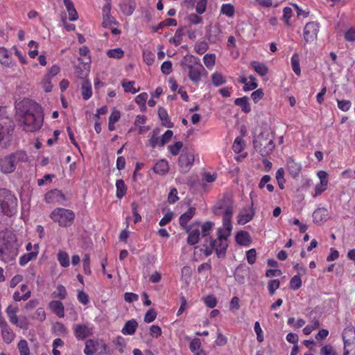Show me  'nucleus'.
I'll list each match as a JSON object with an SVG mask.
<instances>
[{
    "instance_id": "nucleus-1",
    "label": "nucleus",
    "mask_w": 355,
    "mask_h": 355,
    "mask_svg": "<svg viewBox=\"0 0 355 355\" xmlns=\"http://www.w3.org/2000/svg\"><path fill=\"white\" fill-rule=\"evenodd\" d=\"M18 110L24 130L33 132L42 128L44 119L41 107L37 103L30 100L23 101L21 107Z\"/></svg>"
},
{
    "instance_id": "nucleus-2",
    "label": "nucleus",
    "mask_w": 355,
    "mask_h": 355,
    "mask_svg": "<svg viewBox=\"0 0 355 355\" xmlns=\"http://www.w3.org/2000/svg\"><path fill=\"white\" fill-rule=\"evenodd\" d=\"M181 66L182 69L187 71L189 80L196 85L201 80L203 76L207 75V71L201 64L200 58L194 55L184 56Z\"/></svg>"
},
{
    "instance_id": "nucleus-3",
    "label": "nucleus",
    "mask_w": 355,
    "mask_h": 355,
    "mask_svg": "<svg viewBox=\"0 0 355 355\" xmlns=\"http://www.w3.org/2000/svg\"><path fill=\"white\" fill-rule=\"evenodd\" d=\"M26 151L19 150L0 158V171L3 174L13 173L17 166L28 161Z\"/></svg>"
},
{
    "instance_id": "nucleus-4",
    "label": "nucleus",
    "mask_w": 355,
    "mask_h": 355,
    "mask_svg": "<svg viewBox=\"0 0 355 355\" xmlns=\"http://www.w3.org/2000/svg\"><path fill=\"white\" fill-rule=\"evenodd\" d=\"M17 199L6 189H0V211L7 216H12L17 212Z\"/></svg>"
},
{
    "instance_id": "nucleus-5",
    "label": "nucleus",
    "mask_w": 355,
    "mask_h": 355,
    "mask_svg": "<svg viewBox=\"0 0 355 355\" xmlns=\"http://www.w3.org/2000/svg\"><path fill=\"white\" fill-rule=\"evenodd\" d=\"M49 216L53 222L64 227H70L75 219V214L72 210L62 207L55 208Z\"/></svg>"
},
{
    "instance_id": "nucleus-6",
    "label": "nucleus",
    "mask_w": 355,
    "mask_h": 355,
    "mask_svg": "<svg viewBox=\"0 0 355 355\" xmlns=\"http://www.w3.org/2000/svg\"><path fill=\"white\" fill-rule=\"evenodd\" d=\"M14 123L10 118L0 115V146L7 148L11 141Z\"/></svg>"
},
{
    "instance_id": "nucleus-7",
    "label": "nucleus",
    "mask_w": 355,
    "mask_h": 355,
    "mask_svg": "<svg viewBox=\"0 0 355 355\" xmlns=\"http://www.w3.org/2000/svg\"><path fill=\"white\" fill-rule=\"evenodd\" d=\"M84 353L86 355H109L110 349L103 339H89L85 342Z\"/></svg>"
},
{
    "instance_id": "nucleus-8",
    "label": "nucleus",
    "mask_w": 355,
    "mask_h": 355,
    "mask_svg": "<svg viewBox=\"0 0 355 355\" xmlns=\"http://www.w3.org/2000/svg\"><path fill=\"white\" fill-rule=\"evenodd\" d=\"M253 145L255 150L263 157H267L270 155L275 148L273 140L265 138L263 135H260L254 139L253 141Z\"/></svg>"
},
{
    "instance_id": "nucleus-9",
    "label": "nucleus",
    "mask_w": 355,
    "mask_h": 355,
    "mask_svg": "<svg viewBox=\"0 0 355 355\" xmlns=\"http://www.w3.org/2000/svg\"><path fill=\"white\" fill-rule=\"evenodd\" d=\"M233 200L226 196L218 200L213 207V213L216 215L228 216L233 214Z\"/></svg>"
},
{
    "instance_id": "nucleus-10",
    "label": "nucleus",
    "mask_w": 355,
    "mask_h": 355,
    "mask_svg": "<svg viewBox=\"0 0 355 355\" xmlns=\"http://www.w3.org/2000/svg\"><path fill=\"white\" fill-rule=\"evenodd\" d=\"M320 24L317 21L308 22L303 30V38L306 43H313L318 39Z\"/></svg>"
},
{
    "instance_id": "nucleus-11",
    "label": "nucleus",
    "mask_w": 355,
    "mask_h": 355,
    "mask_svg": "<svg viewBox=\"0 0 355 355\" xmlns=\"http://www.w3.org/2000/svg\"><path fill=\"white\" fill-rule=\"evenodd\" d=\"M194 155L189 151H182L178 159L180 172L187 173L192 168L194 163Z\"/></svg>"
},
{
    "instance_id": "nucleus-12",
    "label": "nucleus",
    "mask_w": 355,
    "mask_h": 355,
    "mask_svg": "<svg viewBox=\"0 0 355 355\" xmlns=\"http://www.w3.org/2000/svg\"><path fill=\"white\" fill-rule=\"evenodd\" d=\"M228 237L223 236L222 233L217 234V239H211L210 242H214V251L218 258L224 257L228 247Z\"/></svg>"
},
{
    "instance_id": "nucleus-13",
    "label": "nucleus",
    "mask_w": 355,
    "mask_h": 355,
    "mask_svg": "<svg viewBox=\"0 0 355 355\" xmlns=\"http://www.w3.org/2000/svg\"><path fill=\"white\" fill-rule=\"evenodd\" d=\"M44 200L48 204L64 205L67 198L62 191L55 189L48 191L45 194Z\"/></svg>"
},
{
    "instance_id": "nucleus-14",
    "label": "nucleus",
    "mask_w": 355,
    "mask_h": 355,
    "mask_svg": "<svg viewBox=\"0 0 355 355\" xmlns=\"http://www.w3.org/2000/svg\"><path fill=\"white\" fill-rule=\"evenodd\" d=\"M74 336L78 340H84L93 335V329L85 324H76L73 327Z\"/></svg>"
},
{
    "instance_id": "nucleus-15",
    "label": "nucleus",
    "mask_w": 355,
    "mask_h": 355,
    "mask_svg": "<svg viewBox=\"0 0 355 355\" xmlns=\"http://www.w3.org/2000/svg\"><path fill=\"white\" fill-rule=\"evenodd\" d=\"M254 214L255 209L252 201L250 207H245L241 210L237 217V222L239 225H245L252 220Z\"/></svg>"
},
{
    "instance_id": "nucleus-16",
    "label": "nucleus",
    "mask_w": 355,
    "mask_h": 355,
    "mask_svg": "<svg viewBox=\"0 0 355 355\" xmlns=\"http://www.w3.org/2000/svg\"><path fill=\"white\" fill-rule=\"evenodd\" d=\"M39 254V244H35L33 245V250L24 254L19 257V264L21 266H24L28 262L34 261L37 259Z\"/></svg>"
},
{
    "instance_id": "nucleus-17",
    "label": "nucleus",
    "mask_w": 355,
    "mask_h": 355,
    "mask_svg": "<svg viewBox=\"0 0 355 355\" xmlns=\"http://www.w3.org/2000/svg\"><path fill=\"white\" fill-rule=\"evenodd\" d=\"M31 296V291L28 288V285L21 284L20 286V291H16L12 295V298L15 302H20L21 300L26 301Z\"/></svg>"
},
{
    "instance_id": "nucleus-18",
    "label": "nucleus",
    "mask_w": 355,
    "mask_h": 355,
    "mask_svg": "<svg viewBox=\"0 0 355 355\" xmlns=\"http://www.w3.org/2000/svg\"><path fill=\"white\" fill-rule=\"evenodd\" d=\"M329 218V211L324 207L318 208L313 213V222L318 225H321L326 222Z\"/></svg>"
},
{
    "instance_id": "nucleus-19",
    "label": "nucleus",
    "mask_w": 355,
    "mask_h": 355,
    "mask_svg": "<svg viewBox=\"0 0 355 355\" xmlns=\"http://www.w3.org/2000/svg\"><path fill=\"white\" fill-rule=\"evenodd\" d=\"M286 168L291 176L296 178L301 172L302 165L300 162H296L293 157H288L286 160Z\"/></svg>"
},
{
    "instance_id": "nucleus-20",
    "label": "nucleus",
    "mask_w": 355,
    "mask_h": 355,
    "mask_svg": "<svg viewBox=\"0 0 355 355\" xmlns=\"http://www.w3.org/2000/svg\"><path fill=\"white\" fill-rule=\"evenodd\" d=\"M232 215L223 216V227H219L217 234L222 233L223 236L229 237L232 230Z\"/></svg>"
},
{
    "instance_id": "nucleus-21",
    "label": "nucleus",
    "mask_w": 355,
    "mask_h": 355,
    "mask_svg": "<svg viewBox=\"0 0 355 355\" xmlns=\"http://www.w3.org/2000/svg\"><path fill=\"white\" fill-rule=\"evenodd\" d=\"M153 170L157 175H165L169 171L168 162L164 159H161L155 164Z\"/></svg>"
},
{
    "instance_id": "nucleus-22",
    "label": "nucleus",
    "mask_w": 355,
    "mask_h": 355,
    "mask_svg": "<svg viewBox=\"0 0 355 355\" xmlns=\"http://www.w3.org/2000/svg\"><path fill=\"white\" fill-rule=\"evenodd\" d=\"M121 12L126 16H130L136 8L135 0H123L119 4Z\"/></svg>"
},
{
    "instance_id": "nucleus-23",
    "label": "nucleus",
    "mask_w": 355,
    "mask_h": 355,
    "mask_svg": "<svg viewBox=\"0 0 355 355\" xmlns=\"http://www.w3.org/2000/svg\"><path fill=\"white\" fill-rule=\"evenodd\" d=\"M196 214V208L194 207H189V209L182 214L179 218V223L180 226L184 227V229H187V231L189 232V230L187 228V224L189 221Z\"/></svg>"
},
{
    "instance_id": "nucleus-24",
    "label": "nucleus",
    "mask_w": 355,
    "mask_h": 355,
    "mask_svg": "<svg viewBox=\"0 0 355 355\" xmlns=\"http://www.w3.org/2000/svg\"><path fill=\"white\" fill-rule=\"evenodd\" d=\"M49 307L59 318L64 317V308L62 302L53 300L49 304Z\"/></svg>"
},
{
    "instance_id": "nucleus-25",
    "label": "nucleus",
    "mask_w": 355,
    "mask_h": 355,
    "mask_svg": "<svg viewBox=\"0 0 355 355\" xmlns=\"http://www.w3.org/2000/svg\"><path fill=\"white\" fill-rule=\"evenodd\" d=\"M138 327V322L136 320L132 319L128 320L123 327L121 329V333L123 335L132 336L136 332V330Z\"/></svg>"
},
{
    "instance_id": "nucleus-26",
    "label": "nucleus",
    "mask_w": 355,
    "mask_h": 355,
    "mask_svg": "<svg viewBox=\"0 0 355 355\" xmlns=\"http://www.w3.org/2000/svg\"><path fill=\"white\" fill-rule=\"evenodd\" d=\"M10 53L9 52L8 49H7L5 47L1 46L0 47V63L1 65L6 67H10L12 64V61L10 59Z\"/></svg>"
},
{
    "instance_id": "nucleus-27",
    "label": "nucleus",
    "mask_w": 355,
    "mask_h": 355,
    "mask_svg": "<svg viewBox=\"0 0 355 355\" xmlns=\"http://www.w3.org/2000/svg\"><path fill=\"white\" fill-rule=\"evenodd\" d=\"M250 67L252 68L257 74L261 76H265L268 73V68L267 66L258 61H252L250 64Z\"/></svg>"
},
{
    "instance_id": "nucleus-28",
    "label": "nucleus",
    "mask_w": 355,
    "mask_h": 355,
    "mask_svg": "<svg viewBox=\"0 0 355 355\" xmlns=\"http://www.w3.org/2000/svg\"><path fill=\"white\" fill-rule=\"evenodd\" d=\"M235 239L236 243L241 245L248 246L251 242L250 234L245 231H239Z\"/></svg>"
},
{
    "instance_id": "nucleus-29",
    "label": "nucleus",
    "mask_w": 355,
    "mask_h": 355,
    "mask_svg": "<svg viewBox=\"0 0 355 355\" xmlns=\"http://www.w3.org/2000/svg\"><path fill=\"white\" fill-rule=\"evenodd\" d=\"M81 94L84 100L89 99L92 96V85L88 80H84L81 85Z\"/></svg>"
},
{
    "instance_id": "nucleus-30",
    "label": "nucleus",
    "mask_w": 355,
    "mask_h": 355,
    "mask_svg": "<svg viewBox=\"0 0 355 355\" xmlns=\"http://www.w3.org/2000/svg\"><path fill=\"white\" fill-rule=\"evenodd\" d=\"M158 116L163 125L167 128H172L173 126V123L171 122L168 112L165 108L159 107Z\"/></svg>"
},
{
    "instance_id": "nucleus-31",
    "label": "nucleus",
    "mask_w": 355,
    "mask_h": 355,
    "mask_svg": "<svg viewBox=\"0 0 355 355\" xmlns=\"http://www.w3.org/2000/svg\"><path fill=\"white\" fill-rule=\"evenodd\" d=\"M116 196L118 199H121L126 195L128 188L123 180H116Z\"/></svg>"
},
{
    "instance_id": "nucleus-32",
    "label": "nucleus",
    "mask_w": 355,
    "mask_h": 355,
    "mask_svg": "<svg viewBox=\"0 0 355 355\" xmlns=\"http://www.w3.org/2000/svg\"><path fill=\"white\" fill-rule=\"evenodd\" d=\"M234 103L236 105L241 107V110L245 113H249L251 111V107L247 96L236 98Z\"/></svg>"
},
{
    "instance_id": "nucleus-33",
    "label": "nucleus",
    "mask_w": 355,
    "mask_h": 355,
    "mask_svg": "<svg viewBox=\"0 0 355 355\" xmlns=\"http://www.w3.org/2000/svg\"><path fill=\"white\" fill-rule=\"evenodd\" d=\"M135 84V81L134 80H123L121 82V85L124 89L125 92H130L132 94H135L140 91V87L135 88L134 87Z\"/></svg>"
},
{
    "instance_id": "nucleus-34",
    "label": "nucleus",
    "mask_w": 355,
    "mask_h": 355,
    "mask_svg": "<svg viewBox=\"0 0 355 355\" xmlns=\"http://www.w3.org/2000/svg\"><path fill=\"white\" fill-rule=\"evenodd\" d=\"M221 31L219 27L211 28L207 33V39L211 43H216L220 40Z\"/></svg>"
},
{
    "instance_id": "nucleus-35",
    "label": "nucleus",
    "mask_w": 355,
    "mask_h": 355,
    "mask_svg": "<svg viewBox=\"0 0 355 355\" xmlns=\"http://www.w3.org/2000/svg\"><path fill=\"white\" fill-rule=\"evenodd\" d=\"M17 253L15 250L10 251L8 253L6 252L4 248H0V259L6 263L15 260Z\"/></svg>"
},
{
    "instance_id": "nucleus-36",
    "label": "nucleus",
    "mask_w": 355,
    "mask_h": 355,
    "mask_svg": "<svg viewBox=\"0 0 355 355\" xmlns=\"http://www.w3.org/2000/svg\"><path fill=\"white\" fill-rule=\"evenodd\" d=\"M1 331L3 341L8 344L11 343L15 337V334L12 329L10 327H8Z\"/></svg>"
},
{
    "instance_id": "nucleus-37",
    "label": "nucleus",
    "mask_w": 355,
    "mask_h": 355,
    "mask_svg": "<svg viewBox=\"0 0 355 355\" xmlns=\"http://www.w3.org/2000/svg\"><path fill=\"white\" fill-rule=\"evenodd\" d=\"M342 338L344 343L355 341V330L352 327H347L343 330Z\"/></svg>"
},
{
    "instance_id": "nucleus-38",
    "label": "nucleus",
    "mask_w": 355,
    "mask_h": 355,
    "mask_svg": "<svg viewBox=\"0 0 355 355\" xmlns=\"http://www.w3.org/2000/svg\"><path fill=\"white\" fill-rule=\"evenodd\" d=\"M292 69L297 76H300L301 69L300 66V56L295 53H294L291 59Z\"/></svg>"
},
{
    "instance_id": "nucleus-39",
    "label": "nucleus",
    "mask_w": 355,
    "mask_h": 355,
    "mask_svg": "<svg viewBox=\"0 0 355 355\" xmlns=\"http://www.w3.org/2000/svg\"><path fill=\"white\" fill-rule=\"evenodd\" d=\"M216 55L214 53H207L203 57V62L206 67L211 69L216 64Z\"/></svg>"
},
{
    "instance_id": "nucleus-40",
    "label": "nucleus",
    "mask_w": 355,
    "mask_h": 355,
    "mask_svg": "<svg viewBox=\"0 0 355 355\" xmlns=\"http://www.w3.org/2000/svg\"><path fill=\"white\" fill-rule=\"evenodd\" d=\"M220 13L229 17H232L235 13V9L232 4L225 3L220 8Z\"/></svg>"
},
{
    "instance_id": "nucleus-41",
    "label": "nucleus",
    "mask_w": 355,
    "mask_h": 355,
    "mask_svg": "<svg viewBox=\"0 0 355 355\" xmlns=\"http://www.w3.org/2000/svg\"><path fill=\"white\" fill-rule=\"evenodd\" d=\"M211 81L215 87H219L226 83V79L221 73L215 72L211 75Z\"/></svg>"
},
{
    "instance_id": "nucleus-42",
    "label": "nucleus",
    "mask_w": 355,
    "mask_h": 355,
    "mask_svg": "<svg viewBox=\"0 0 355 355\" xmlns=\"http://www.w3.org/2000/svg\"><path fill=\"white\" fill-rule=\"evenodd\" d=\"M177 26V21L173 18H168L161 21L154 28V32L157 31L159 29H162L165 26Z\"/></svg>"
},
{
    "instance_id": "nucleus-43",
    "label": "nucleus",
    "mask_w": 355,
    "mask_h": 355,
    "mask_svg": "<svg viewBox=\"0 0 355 355\" xmlns=\"http://www.w3.org/2000/svg\"><path fill=\"white\" fill-rule=\"evenodd\" d=\"M8 317L9 318L10 322L12 324H17V320L19 319L17 315V308L12 307L11 306H9L6 311Z\"/></svg>"
},
{
    "instance_id": "nucleus-44",
    "label": "nucleus",
    "mask_w": 355,
    "mask_h": 355,
    "mask_svg": "<svg viewBox=\"0 0 355 355\" xmlns=\"http://www.w3.org/2000/svg\"><path fill=\"white\" fill-rule=\"evenodd\" d=\"M52 295L53 297L64 300L67 297V292L63 285L59 284L56 287V290L53 293Z\"/></svg>"
},
{
    "instance_id": "nucleus-45",
    "label": "nucleus",
    "mask_w": 355,
    "mask_h": 355,
    "mask_svg": "<svg viewBox=\"0 0 355 355\" xmlns=\"http://www.w3.org/2000/svg\"><path fill=\"white\" fill-rule=\"evenodd\" d=\"M148 96L146 92H142L135 98V102L140 107L141 110H146V103L147 101Z\"/></svg>"
},
{
    "instance_id": "nucleus-46",
    "label": "nucleus",
    "mask_w": 355,
    "mask_h": 355,
    "mask_svg": "<svg viewBox=\"0 0 355 355\" xmlns=\"http://www.w3.org/2000/svg\"><path fill=\"white\" fill-rule=\"evenodd\" d=\"M58 261H59L60 264L64 268L68 267L70 263L69 255L66 252L64 251H60L58 253Z\"/></svg>"
},
{
    "instance_id": "nucleus-47",
    "label": "nucleus",
    "mask_w": 355,
    "mask_h": 355,
    "mask_svg": "<svg viewBox=\"0 0 355 355\" xmlns=\"http://www.w3.org/2000/svg\"><path fill=\"white\" fill-rule=\"evenodd\" d=\"M293 15V10L290 7H285L283 9V16L282 20L284 21V24L286 26H291V19Z\"/></svg>"
},
{
    "instance_id": "nucleus-48",
    "label": "nucleus",
    "mask_w": 355,
    "mask_h": 355,
    "mask_svg": "<svg viewBox=\"0 0 355 355\" xmlns=\"http://www.w3.org/2000/svg\"><path fill=\"white\" fill-rule=\"evenodd\" d=\"M200 234V233L198 230H193L191 231L187 238V243L191 245L196 244L199 241Z\"/></svg>"
},
{
    "instance_id": "nucleus-49",
    "label": "nucleus",
    "mask_w": 355,
    "mask_h": 355,
    "mask_svg": "<svg viewBox=\"0 0 355 355\" xmlns=\"http://www.w3.org/2000/svg\"><path fill=\"white\" fill-rule=\"evenodd\" d=\"M103 26L105 28L111 27L112 26H118L119 22L111 15L103 16Z\"/></svg>"
},
{
    "instance_id": "nucleus-50",
    "label": "nucleus",
    "mask_w": 355,
    "mask_h": 355,
    "mask_svg": "<svg viewBox=\"0 0 355 355\" xmlns=\"http://www.w3.org/2000/svg\"><path fill=\"white\" fill-rule=\"evenodd\" d=\"M208 48V44L205 41H200L195 44L194 51L198 55H202L207 51Z\"/></svg>"
},
{
    "instance_id": "nucleus-51",
    "label": "nucleus",
    "mask_w": 355,
    "mask_h": 355,
    "mask_svg": "<svg viewBox=\"0 0 355 355\" xmlns=\"http://www.w3.org/2000/svg\"><path fill=\"white\" fill-rule=\"evenodd\" d=\"M17 347L20 355H29L30 349L28 343L26 340H21L17 344Z\"/></svg>"
},
{
    "instance_id": "nucleus-52",
    "label": "nucleus",
    "mask_w": 355,
    "mask_h": 355,
    "mask_svg": "<svg viewBox=\"0 0 355 355\" xmlns=\"http://www.w3.org/2000/svg\"><path fill=\"white\" fill-rule=\"evenodd\" d=\"M51 78H52L49 77V76L44 75L41 81L42 87L46 92H50L53 89Z\"/></svg>"
},
{
    "instance_id": "nucleus-53",
    "label": "nucleus",
    "mask_w": 355,
    "mask_h": 355,
    "mask_svg": "<svg viewBox=\"0 0 355 355\" xmlns=\"http://www.w3.org/2000/svg\"><path fill=\"white\" fill-rule=\"evenodd\" d=\"M159 130L158 129L153 130L152 135L149 139V143L153 148L159 146L160 138L158 137Z\"/></svg>"
},
{
    "instance_id": "nucleus-54",
    "label": "nucleus",
    "mask_w": 355,
    "mask_h": 355,
    "mask_svg": "<svg viewBox=\"0 0 355 355\" xmlns=\"http://www.w3.org/2000/svg\"><path fill=\"white\" fill-rule=\"evenodd\" d=\"M244 142L241 137H236L232 145V150L236 153H240L244 149Z\"/></svg>"
},
{
    "instance_id": "nucleus-55",
    "label": "nucleus",
    "mask_w": 355,
    "mask_h": 355,
    "mask_svg": "<svg viewBox=\"0 0 355 355\" xmlns=\"http://www.w3.org/2000/svg\"><path fill=\"white\" fill-rule=\"evenodd\" d=\"M123 55L124 52L121 48L112 49L107 51V55L112 58L120 59Z\"/></svg>"
},
{
    "instance_id": "nucleus-56",
    "label": "nucleus",
    "mask_w": 355,
    "mask_h": 355,
    "mask_svg": "<svg viewBox=\"0 0 355 355\" xmlns=\"http://www.w3.org/2000/svg\"><path fill=\"white\" fill-rule=\"evenodd\" d=\"M183 147V143L180 141H176L174 144L168 146V151L172 155H178L181 148Z\"/></svg>"
},
{
    "instance_id": "nucleus-57",
    "label": "nucleus",
    "mask_w": 355,
    "mask_h": 355,
    "mask_svg": "<svg viewBox=\"0 0 355 355\" xmlns=\"http://www.w3.org/2000/svg\"><path fill=\"white\" fill-rule=\"evenodd\" d=\"M276 179L278 183V185L281 189H284V170L283 168H279L276 172Z\"/></svg>"
},
{
    "instance_id": "nucleus-58",
    "label": "nucleus",
    "mask_w": 355,
    "mask_h": 355,
    "mask_svg": "<svg viewBox=\"0 0 355 355\" xmlns=\"http://www.w3.org/2000/svg\"><path fill=\"white\" fill-rule=\"evenodd\" d=\"M205 305L211 309L214 308L217 305V299L214 295H209L203 297Z\"/></svg>"
},
{
    "instance_id": "nucleus-59",
    "label": "nucleus",
    "mask_w": 355,
    "mask_h": 355,
    "mask_svg": "<svg viewBox=\"0 0 355 355\" xmlns=\"http://www.w3.org/2000/svg\"><path fill=\"white\" fill-rule=\"evenodd\" d=\"M343 355H355V341L344 343Z\"/></svg>"
},
{
    "instance_id": "nucleus-60",
    "label": "nucleus",
    "mask_w": 355,
    "mask_h": 355,
    "mask_svg": "<svg viewBox=\"0 0 355 355\" xmlns=\"http://www.w3.org/2000/svg\"><path fill=\"white\" fill-rule=\"evenodd\" d=\"M214 223L211 221H207L202 225L201 234L203 237L210 234Z\"/></svg>"
},
{
    "instance_id": "nucleus-61",
    "label": "nucleus",
    "mask_w": 355,
    "mask_h": 355,
    "mask_svg": "<svg viewBox=\"0 0 355 355\" xmlns=\"http://www.w3.org/2000/svg\"><path fill=\"white\" fill-rule=\"evenodd\" d=\"M189 349L192 353L202 349L200 340L198 338H193L189 343Z\"/></svg>"
},
{
    "instance_id": "nucleus-62",
    "label": "nucleus",
    "mask_w": 355,
    "mask_h": 355,
    "mask_svg": "<svg viewBox=\"0 0 355 355\" xmlns=\"http://www.w3.org/2000/svg\"><path fill=\"white\" fill-rule=\"evenodd\" d=\"M302 286V279L299 275H295L291 279L290 287L291 289L296 291Z\"/></svg>"
},
{
    "instance_id": "nucleus-63",
    "label": "nucleus",
    "mask_w": 355,
    "mask_h": 355,
    "mask_svg": "<svg viewBox=\"0 0 355 355\" xmlns=\"http://www.w3.org/2000/svg\"><path fill=\"white\" fill-rule=\"evenodd\" d=\"M279 286L280 282L279 279H272L269 281L268 284V288L271 296L274 295L275 291L279 288Z\"/></svg>"
},
{
    "instance_id": "nucleus-64",
    "label": "nucleus",
    "mask_w": 355,
    "mask_h": 355,
    "mask_svg": "<svg viewBox=\"0 0 355 355\" xmlns=\"http://www.w3.org/2000/svg\"><path fill=\"white\" fill-rule=\"evenodd\" d=\"M344 37L348 42L355 41V28L351 27L345 32Z\"/></svg>"
}]
</instances>
